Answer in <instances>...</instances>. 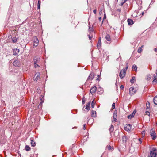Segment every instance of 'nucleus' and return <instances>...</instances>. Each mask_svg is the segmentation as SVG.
<instances>
[{"mask_svg":"<svg viewBox=\"0 0 157 157\" xmlns=\"http://www.w3.org/2000/svg\"><path fill=\"white\" fill-rule=\"evenodd\" d=\"M40 77V74L39 72L36 73L34 76V79L35 80L37 81L39 79Z\"/></svg>","mask_w":157,"mask_h":157,"instance_id":"6e6552de","label":"nucleus"},{"mask_svg":"<svg viewBox=\"0 0 157 157\" xmlns=\"http://www.w3.org/2000/svg\"><path fill=\"white\" fill-rule=\"evenodd\" d=\"M148 104V105H150V103L149 102H147V105Z\"/></svg>","mask_w":157,"mask_h":157,"instance_id":"6e6d98bb","label":"nucleus"},{"mask_svg":"<svg viewBox=\"0 0 157 157\" xmlns=\"http://www.w3.org/2000/svg\"><path fill=\"white\" fill-rule=\"evenodd\" d=\"M94 100L91 103V107L92 108H94V105L95 104V103L94 102Z\"/></svg>","mask_w":157,"mask_h":157,"instance_id":"c756f323","label":"nucleus"},{"mask_svg":"<svg viewBox=\"0 0 157 157\" xmlns=\"http://www.w3.org/2000/svg\"><path fill=\"white\" fill-rule=\"evenodd\" d=\"M131 117H134V114L132 113V114L131 115Z\"/></svg>","mask_w":157,"mask_h":157,"instance_id":"49530a36","label":"nucleus"},{"mask_svg":"<svg viewBox=\"0 0 157 157\" xmlns=\"http://www.w3.org/2000/svg\"><path fill=\"white\" fill-rule=\"evenodd\" d=\"M19 52V50L18 49L16 48L13 50V55H16L18 54Z\"/></svg>","mask_w":157,"mask_h":157,"instance_id":"9d476101","label":"nucleus"},{"mask_svg":"<svg viewBox=\"0 0 157 157\" xmlns=\"http://www.w3.org/2000/svg\"><path fill=\"white\" fill-rule=\"evenodd\" d=\"M105 38L108 41H110L111 40L110 36L109 34H107Z\"/></svg>","mask_w":157,"mask_h":157,"instance_id":"aec40b11","label":"nucleus"},{"mask_svg":"<svg viewBox=\"0 0 157 157\" xmlns=\"http://www.w3.org/2000/svg\"><path fill=\"white\" fill-rule=\"evenodd\" d=\"M135 77H133L132 78V79L130 80V82H131L132 83H134V81H135Z\"/></svg>","mask_w":157,"mask_h":157,"instance_id":"cd10ccee","label":"nucleus"},{"mask_svg":"<svg viewBox=\"0 0 157 157\" xmlns=\"http://www.w3.org/2000/svg\"><path fill=\"white\" fill-rule=\"evenodd\" d=\"M150 132L151 136L152 137V139L153 140H155L156 137V135L154 131V129L153 128L151 130Z\"/></svg>","mask_w":157,"mask_h":157,"instance_id":"7ed1b4c3","label":"nucleus"},{"mask_svg":"<svg viewBox=\"0 0 157 157\" xmlns=\"http://www.w3.org/2000/svg\"><path fill=\"white\" fill-rule=\"evenodd\" d=\"M34 66L35 68H36L39 66L37 64V63H34Z\"/></svg>","mask_w":157,"mask_h":157,"instance_id":"2f4dec72","label":"nucleus"},{"mask_svg":"<svg viewBox=\"0 0 157 157\" xmlns=\"http://www.w3.org/2000/svg\"><path fill=\"white\" fill-rule=\"evenodd\" d=\"M157 154V149L155 148H153L150 151V156H149L148 157H155Z\"/></svg>","mask_w":157,"mask_h":157,"instance_id":"f257e3e1","label":"nucleus"},{"mask_svg":"<svg viewBox=\"0 0 157 157\" xmlns=\"http://www.w3.org/2000/svg\"><path fill=\"white\" fill-rule=\"evenodd\" d=\"M90 101L89 102H88L87 103V105H89L90 106Z\"/></svg>","mask_w":157,"mask_h":157,"instance_id":"a18cd8bd","label":"nucleus"},{"mask_svg":"<svg viewBox=\"0 0 157 157\" xmlns=\"http://www.w3.org/2000/svg\"><path fill=\"white\" fill-rule=\"evenodd\" d=\"M128 22L129 25H132L133 24V20L131 19H128Z\"/></svg>","mask_w":157,"mask_h":157,"instance_id":"f3484780","label":"nucleus"},{"mask_svg":"<svg viewBox=\"0 0 157 157\" xmlns=\"http://www.w3.org/2000/svg\"><path fill=\"white\" fill-rule=\"evenodd\" d=\"M12 40L13 42L16 43L17 41V39L15 37H14L12 38Z\"/></svg>","mask_w":157,"mask_h":157,"instance_id":"bb28decb","label":"nucleus"},{"mask_svg":"<svg viewBox=\"0 0 157 157\" xmlns=\"http://www.w3.org/2000/svg\"><path fill=\"white\" fill-rule=\"evenodd\" d=\"M136 113V112L134 111L132 113L135 115V113Z\"/></svg>","mask_w":157,"mask_h":157,"instance_id":"603ef678","label":"nucleus"},{"mask_svg":"<svg viewBox=\"0 0 157 157\" xmlns=\"http://www.w3.org/2000/svg\"><path fill=\"white\" fill-rule=\"evenodd\" d=\"M99 20L101 19V17H99Z\"/></svg>","mask_w":157,"mask_h":157,"instance_id":"680f3d73","label":"nucleus"},{"mask_svg":"<svg viewBox=\"0 0 157 157\" xmlns=\"http://www.w3.org/2000/svg\"><path fill=\"white\" fill-rule=\"evenodd\" d=\"M93 12L95 14H96V9H94L93 10Z\"/></svg>","mask_w":157,"mask_h":157,"instance_id":"ea45409f","label":"nucleus"},{"mask_svg":"<svg viewBox=\"0 0 157 157\" xmlns=\"http://www.w3.org/2000/svg\"><path fill=\"white\" fill-rule=\"evenodd\" d=\"M101 44V41L100 39H99V40L97 43V48L98 49H99V48H100Z\"/></svg>","mask_w":157,"mask_h":157,"instance_id":"a211bd4d","label":"nucleus"},{"mask_svg":"<svg viewBox=\"0 0 157 157\" xmlns=\"http://www.w3.org/2000/svg\"><path fill=\"white\" fill-rule=\"evenodd\" d=\"M153 76L154 77V79L153 80L152 83H153V85H155L157 83V79H156V76L155 75V74H154Z\"/></svg>","mask_w":157,"mask_h":157,"instance_id":"f8f14e48","label":"nucleus"},{"mask_svg":"<svg viewBox=\"0 0 157 157\" xmlns=\"http://www.w3.org/2000/svg\"><path fill=\"white\" fill-rule=\"evenodd\" d=\"M85 101H86L85 98L84 97H83L82 98V104H83L85 103Z\"/></svg>","mask_w":157,"mask_h":157,"instance_id":"c85d7f7f","label":"nucleus"},{"mask_svg":"<svg viewBox=\"0 0 157 157\" xmlns=\"http://www.w3.org/2000/svg\"><path fill=\"white\" fill-rule=\"evenodd\" d=\"M128 118L129 119H131L132 118V117H131V114L128 116Z\"/></svg>","mask_w":157,"mask_h":157,"instance_id":"c9c22d12","label":"nucleus"},{"mask_svg":"<svg viewBox=\"0 0 157 157\" xmlns=\"http://www.w3.org/2000/svg\"><path fill=\"white\" fill-rule=\"evenodd\" d=\"M92 37V36H90V35H89V39L90 40Z\"/></svg>","mask_w":157,"mask_h":157,"instance_id":"37998d69","label":"nucleus"},{"mask_svg":"<svg viewBox=\"0 0 157 157\" xmlns=\"http://www.w3.org/2000/svg\"><path fill=\"white\" fill-rule=\"evenodd\" d=\"M120 88L121 89H123L124 88V86L123 85H121L120 86Z\"/></svg>","mask_w":157,"mask_h":157,"instance_id":"e433bc0d","label":"nucleus"},{"mask_svg":"<svg viewBox=\"0 0 157 157\" xmlns=\"http://www.w3.org/2000/svg\"><path fill=\"white\" fill-rule=\"evenodd\" d=\"M97 87L96 86H94L90 89V92L93 95L95 93Z\"/></svg>","mask_w":157,"mask_h":157,"instance_id":"423d86ee","label":"nucleus"},{"mask_svg":"<svg viewBox=\"0 0 157 157\" xmlns=\"http://www.w3.org/2000/svg\"><path fill=\"white\" fill-rule=\"evenodd\" d=\"M114 130V127L112 125H111V127L109 128V131L110 132H112Z\"/></svg>","mask_w":157,"mask_h":157,"instance_id":"b1692460","label":"nucleus"},{"mask_svg":"<svg viewBox=\"0 0 157 157\" xmlns=\"http://www.w3.org/2000/svg\"><path fill=\"white\" fill-rule=\"evenodd\" d=\"M126 72V70L125 69H123L120 72L119 76L121 78H123L124 77Z\"/></svg>","mask_w":157,"mask_h":157,"instance_id":"20e7f679","label":"nucleus"},{"mask_svg":"<svg viewBox=\"0 0 157 157\" xmlns=\"http://www.w3.org/2000/svg\"><path fill=\"white\" fill-rule=\"evenodd\" d=\"M146 114L149 116L150 115V112L148 111H146Z\"/></svg>","mask_w":157,"mask_h":157,"instance_id":"f704fd0d","label":"nucleus"},{"mask_svg":"<svg viewBox=\"0 0 157 157\" xmlns=\"http://www.w3.org/2000/svg\"><path fill=\"white\" fill-rule=\"evenodd\" d=\"M124 129L128 131H130L132 129L131 125L130 124H127L124 126Z\"/></svg>","mask_w":157,"mask_h":157,"instance_id":"39448f33","label":"nucleus"},{"mask_svg":"<svg viewBox=\"0 0 157 157\" xmlns=\"http://www.w3.org/2000/svg\"><path fill=\"white\" fill-rule=\"evenodd\" d=\"M117 10L119 11H121V10L120 9H118V10Z\"/></svg>","mask_w":157,"mask_h":157,"instance_id":"5fc2aeb1","label":"nucleus"},{"mask_svg":"<svg viewBox=\"0 0 157 157\" xmlns=\"http://www.w3.org/2000/svg\"><path fill=\"white\" fill-rule=\"evenodd\" d=\"M94 73H91L88 78V80H92L93 79L94 77Z\"/></svg>","mask_w":157,"mask_h":157,"instance_id":"9b49d317","label":"nucleus"},{"mask_svg":"<svg viewBox=\"0 0 157 157\" xmlns=\"http://www.w3.org/2000/svg\"><path fill=\"white\" fill-rule=\"evenodd\" d=\"M153 102L155 104L157 105V97H155L154 98Z\"/></svg>","mask_w":157,"mask_h":157,"instance_id":"4be33fe9","label":"nucleus"},{"mask_svg":"<svg viewBox=\"0 0 157 157\" xmlns=\"http://www.w3.org/2000/svg\"><path fill=\"white\" fill-rule=\"evenodd\" d=\"M139 140L140 143H141L142 142V140H143L141 138H139Z\"/></svg>","mask_w":157,"mask_h":157,"instance_id":"a19ab883","label":"nucleus"},{"mask_svg":"<svg viewBox=\"0 0 157 157\" xmlns=\"http://www.w3.org/2000/svg\"><path fill=\"white\" fill-rule=\"evenodd\" d=\"M137 67L135 64L133 65L132 67V70L135 71H137Z\"/></svg>","mask_w":157,"mask_h":157,"instance_id":"6ab92c4d","label":"nucleus"},{"mask_svg":"<svg viewBox=\"0 0 157 157\" xmlns=\"http://www.w3.org/2000/svg\"><path fill=\"white\" fill-rule=\"evenodd\" d=\"M33 40L34 46H37L38 45L39 43L38 39L37 37H35L34 38Z\"/></svg>","mask_w":157,"mask_h":157,"instance_id":"0eeeda50","label":"nucleus"},{"mask_svg":"<svg viewBox=\"0 0 157 157\" xmlns=\"http://www.w3.org/2000/svg\"><path fill=\"white\" fill-rule=\"evenodd\" d=\"M96 80H99V79L98 78H97Z\"/></svg>","mask_w":157,"mask_h":157,"instance_id":"bf43d9fd","label":"nucleus"},{"mask_svg":"<svg viewBox=\"0 0 157 157\" xmlns=\"http://www.w3.org/2000/svg\"><path fill=\"white\" fill-rule=\"evenodd\" d=\"M127 0H124V3H125L127 1ZM122 1H123V0H122Z\"/></svg>","mask_w":157,"mask_h":157,"instance_id":"3c124183","label":"nucleus"},{"mask_svg":"<svg viewBox=\"0 0 157 157\" xmlns=\"http://www.w3.org/2000/svg\"><path fill=\"white\" fill-rule=\"evenodd\" d=\"M116 117H117L116 114H115V113H114L113 114V120H112V122H115L117 120Z\"/></svg>","mask_w":157,"mask_h":157,"instance_id":"2eb2a0df","label":"nucleus"},{"mask_svg":"<svg viewBox=\"0 0 157 157\" xmlns=\"http://www.w3.org/2000/svg\"><path fill=\"white\" fill-rule=\"evenodd\" d=\"M111 147L109 146L108 147V149L109 150H110L111 149Z\"/></svg>","mask_w":157,"mask_h":157,"instance_id":"79ce46f5","label":"nucleus"},{"mask_svg":"<svg viewBox=\"0 0 157 157\" xmlns=\"http://www.w3.org/2000/svg\"><path fill=\"white\" fill-rule=\"evenodd\" d=\"M144 14V12H142V13H141V14L142 15Z\"/></svg>","mask_w":157,"mask_h":157,"instance_id":"4d7b16f0","label":"nucleus"},{"mask_svg":"<svg viewBox=\"0 0 157 157\" xmlns=\"http://www.w3.org/2000/svg\"><path fill=\"white\" fill-rule=\"evenodd\" d=\"M122 139H123V142H124V141H125V142H126V138L125 137H122Z\"/></svg>","mask_w":157,"mask_h":157,"instance_id":"72a5a7b5","label":"nucleus"},{"mask_svg":"<svg viewBox=\"0 0 157 157\" xmlns=\"http://www.w3.org/2000/svg\"><path fill=\"white\" fill-rule=\"evenodd\" d=\"M150 107V105H147V109H148L149 107Z\"/></svg>","mask_w":157,"mask_h":157,"instance_id":"4c0bfd02","label":"nucleus"},{"mask_svg":"<svg viewBox=\"0 0 157 157\" xmlns=\"http://www.w3.org/2000/svg\"><path fill=\"white\" fill-rule=\"evenodd\" d=\"M13 64L15 67L19 66L20 65V62L18 60H16L14 61Z\"/></svg>","mask_w":157,"mask_h":157,"instance_id":"1a4fd4ad","label":"nucleus"},{"mask_svg":"<svg viewBox=\"0 0 157 157\" xmlns=\"http://www.w3.org/2000/svg\"><path fill=\"white\" fill-rule=\"evenodd\" d=\"M90 106L86 105V109L89 110L90 109Z\"/></svg>","mask_w":157,"mask_h":157,"instance_id":"7c9ffc66","label":"nucleus"},{"mask_svg":"<svg viewBox=\"0 0 157 157\" xmlns=\"http://www.w3.org/2000/svg\"><path fill=\"white\" fill-rule=\"evenodd\" d=\"M115 1L117 2L118 1V0H115Z\"/></svg>","mask_w":157,"mask_h":157,"instance_id":"e2e57ef3","label":"nucleus"},{"mask_svg":"<svg viewBox=\"0 0 157 157\" xmlns=\"http://www.w3.org/2000/svg\"><path fill=\"white\" fill-rule=\"evenodd\" d=\"M115 104L114 103H113L112 105V107L113 109H114L115 108Z\"/></svg>","mask_w":157,"mask_h":157,"instance_id":"473e14b6","label":"nucleus"},{"mask_svg":"<svg viewBox=\"0 0 157 157\" xmlns=\"http://www.w3.org/2000/svg\"><path fill=\"white\" fill-rule=\"evenodd\" d=\"M154 51L155 52H157V49L156 48H155L154 49Z\"/></svg>","mask_w":157,"mask_h":157,"instance_id":"8fccbe9b","label":"nucleus"},{"mask_svg":"<svg viewBox=\"0 0 157 157\" xmlns=\"http://www.w3.org/2000/svg\"><path fill=\"white\" fill-rule=\"evenodd\" d=\"M98 93L99 94H101L103 92V89L101 88H98Z\"/></svg>","mask_w":157,"mask_h":157,"instance_id":"dca6fc26","label":"nucleus"},{"mask_svg":"<svg viewBox=\"0 0 157 157\" xmlns=\"http://www.w3.org/2000/svg\"><path fill=\"white\" fill-rule=\"evenodd\" d=\"M156 74L157 75V69L156 70Z\"/></svg>","mask_w":157,"mask_h":157,"instance_id":"13d9d810","label":"nucleus"},{"mask_svg":"<svg viewBox=\"0 0 157 157\" xmlns=\"http://www.w3.org/2000/svg\"><path fill=\"white\" fill-rule=\"evenodd\" d=\"M40 58L37 56L35 57L33 59L34 63H37L39 60Z\"/></svg>","mask_w":157,"mask_h":157,"instance_id":"ddd939ff","label":"nucleus"},{"mask_svg":"<svg viewBox=\"0 0 157 157\" xmlns=\"http://www.w3.org/2000/svg\"><path fill=\"white\" fill-rule=\"evenodd\" d=\"M124 3V2H121V6H122Z\"/></svg>","mask_w":157,"mask_h":157,"instance_id":"de8ad7c7","label":"nucleus"},{"mask_svg":"<svg viewBox=\"0 0 157 157\" xmlns=\"http://www.w3.org/2000/svg\"><path fill=\"white\" fill-rule=\"evenodd\" d=\"M97 76H98V77H100V75H97Z\"/></svg>","mask_w":157,"mask_h":157,"instance_id":"052dcab7","label":"nucleus"},{"mask_svg":"<svg viewBox=\"0 0 157 157\" xmlns=\"http://www.w3.org/2000/svg\"><path fill=\"white\" fill-rule=\"evenodd\" d=\"M40 3H41V2H40V0H39L38 1V5H37L38 9H40Z\"/></svg>","mask_w":157,"mask_h":157,"instance_id":"a878e982","label":"nucleus"},{"mask_svg":"<svg viewBox=\"0 0 157 157\" xmlns=\"http://www.w3.org/2000/svg\"><path fill=\"white\" fill-rule=\"evenodd\" d=\"M144 45H142L141 47H140L138 49V52L139 53H140L142 52V48H143Z\"/></svg>","mask_w":157,"mask_h":157,"instance_id":"5701e85b","label":"nucleus"},{"mask_svg":"<svg viewBox=\"0 0 157 157\" xmlns=\"http://www.w3.org/2000/svg\"><path fill=\"white\" fill-rule=\"evenodd\" d=\"M31 141V144L32 146L34 147L35 146L36 144L34 140L31 139H30Z\"/></svg>","mask_w":157,"mask_h":157,"instance_id":"412c9836","label":"nucleus"},{"mask_svg":"<svg viewBox=\"0 0 157 157\" xmlns=\"http://www.w3.org/2000/svg\"><path fill=\"white\" fill-rule=\"evenodd\" d=\"M136 113V112L134 111L132 113L135 115V113Z\"/></svg>","mask_w":157,"mask_h":157,"instance_id":"864d4df0","label":"nucleus"},{"mask_svg":"<svg viewBox=\"0 0 157 157\" xmlns=\"http://www.w3.org/2000/svg\"><path fill=\"white\" fill-rule=\"evenodd\" d=\"M106 18V16L105 14H104V19H105Z\"/></svg>","mask_w":157,"mask_h":157,"instance_id":"09e8293b","label":"nucleus"},{"mask_svg":"<svg viewBox=\"0 0 157 157\" xmlns=\"http://www.w3.org/2000/svg\"><path fill=\"white\" fill-rule=\"evenodd\" d=\"M86 125L85 124H84L83 125V129L84 130H85L86 129Z\"/></svg>","mask_w":157,"mask_h":157,"instance_id":"58836bf2","label":"nucleus"},{"mask_svg":"<svg viewBox=\"0 0 157 157\" xmlns=\"http://www.w3.org/2000/svg\"><path fill=\"white\" fill-rule=\"evenodd\" d=\"M91 116L94 117H96V114L95 111L92 110Z\"/></svg>","mask_w":157,"mask_h":157,"instance_id":"4468645a","label":"nucleus"},{"mask_svg":"<svg viewBox=\"0 0 157 157\" xmlns=\"http://www.w3.org/2000/svg\"><path fill=\"white\" fill-rule=\"evenodd\" d=\"M25 149L26 151H28L30 150V148L28 145H26L25 147Z\"/></svg>","mask_w":157,"mask_h":157,"instance_id":"393cba45","label":"nucleus"},{"mask_svg":"<svg viewBox=\"0 0 157 157\" xmlns=\"http://www.w3.org/2000/svg\"><path fill=\"white\" fill-rule=\"evenodd\" d=\"M145 133V131H144L142 132V133L143 135H144Z\"/></svg>","mask_w":157,"mask_h":157,"instance_id":"c03bdc74","label":"nucleus"},{"mask_svg":"<svg viewBox=\"0 0 157 157\" xmlns=\"http://www.w3.org/2000/svg\"><path fill=\"white\" fill-rule=\"evenodd\" d=\"M137 89L133 87H131L129 89V94L131 96L134 95L136 92Z\"/></svg>","mask_w":157,"mask_h":157,"instance_id":"f03ea898","label":"nucleus"}]
</instances>
